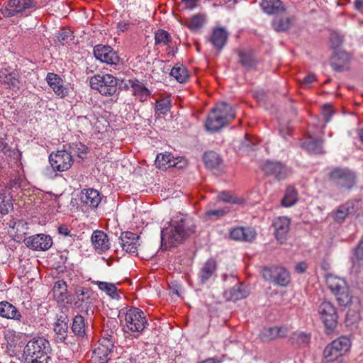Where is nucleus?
<instances>
[{"mask_svg": "<svg viewBox=\"0 0 363 363\" xmlns=\"http://www.w3.org/2000/svg\"><path fill=\"white\" fill-rule=\"evenodd\" d=\"M195 231L192 220L184 214L174 216L161 231V243L165 249L176 247Z\"/></svg>", "mask_w": 363, "mask_h": 363, "instance_id": "obj_1", "label": "nucleus"}, {"mask_svg": "<svg viewBox=\"0 0 363 363\" xmlns=\"http://www.w3.org/2000/svg\"><path fill=\"white\" fill-rule=\"evenodd\" d=\"M49 342L43 337H34L28 342L23 350L27 363H47Z\"/></svg>", "mask_w": 363, "mask_h": 363, "instance_id": "obj_2", "label": "nucleus"}, {"mask_svg": "<svg viewBox=\"0 0 363 363\" xmlns=\"http://www.w3.org/2000/svg\"><path fill=\"white\" fill-rule=\"evenodd\" d=\"M148 326L147 317L138 308L131 307L125 313V325L123 330L134 337L140 335Z\"/></svg>", "mask_w": 363, "mask_h": 363, "instance_id": "obj_3", "label": "nucleus"}, {"mask_svg": "<svg viewBox=\"0 0 363 363\" xmlns=\"http://www.w3.org/2000/svg\"><path fill=\"white\" fill-rule=\"evenodd\" d=\"M115 338L113 335L101 337L96 345L91 357L94 363H106L114 357Z\"/></svg>", "mask_w": 363, "mask_h": 363, "instance_id": "obj_4", "label": "nucleus"}, {"mask_svg": "<svg viewBox=\"0 0 363 363\" xmlns=\"http://www.w3.org/2000/svg\"><path fill=\"white\" fill-rule=\"evenodd\" d=\"M117 79L111 74H96L90 78L91 89L103 96H112L117 91Z\"/></svg>", "mask_w": 363, "mask_h": 363, "instance_id": "obj_5", "label": "nucleus"}, {"mask_svg": "<svg viewBox=\"0 0 363 363\" xmlns=\"http://www.w3.org/2000/svg\"><path fill=\"white\" fill-rule=\"evenodd\" d=\"M334 295L340 306H347L350 305V308L347 313V318H351L353 322L359 321L361 318V303L358 298L352 301V296L350 293L348 286L346 287L345 290H341Z\"/></svg>", "mask_w": 363, "mask_h": 363, "instance_id": "obj_6", "label": "nucleus"}, {"mask_svg": "<svg viewBox=\"0 0 363 363\" xmlns=\"http://www.w3.org/2000/svg\"><path fill=\"white\" fill-rule=\"evenodd\" d=\"M262 277L266 281L274 282L281 286H287L291 281L289 272L285 268L279 266L264 267Z\"/></svg>", "mask_w": 363, "mask_h": 363, "instance_id": "obj_7", "label": "nucleus"}, {"mask_svg": "<svg viewBox=\"0 0 363 363\" xmlns=\"http://www.w3.org/2000/svg\"><path fill=\"white\" fill-rule=\"evenodd\" d=\"M318 312L326 329L333 330L337 325L338 318L334 305L330 301H324L319 305Z\"/></svg>", "mask_w": 363, "mask_h": 363, "instance_id": "obj_8", "label": "nucleus"}, {"mask_svg": "<svg viewBox=\"0 0 363 363\" xmlns=\"http://www.w3.org/2000/svg\"><path fill=\"white\" fill-rule=\"evenodd\" d=\"M49 161L55 171L64 172L68 170L73 164V156L66 150L52 152Z\"/></svg>", "mask_w": 363, "mask_h": 363, "instance_id": "obj_9", "label": "nucleus"}, {"mask_svg": "<svg viewBox=\"0 0 363 363\" xmlns=\"http://www.w3.org/2000/svg\"><path fill=\"white\" fill-rule=\"evenodd\" d=\"M330 178L339 186L351 189L356 184L355 174L348 169H335L330 173Z\"/></svg>", "mask_w": 363, "mask_h": 363, "instance_id": "obj_10", "label": "nucleus"}, {"mask_svg": "<svg viewBox=\"0 0 363 363\" xmlns=\"http://www.w3.org/2000/svg\"><path fill=\"white\" fill-rule=\"evenodd\" d=\"M94 55L97 60L111 65H116L120 61L117 52L108 45H96L94 48Z\"/></svg>", "mask_w": 363, "mask_h": 363, "instance_id": "obj_11", "label": "nucleus"}, {"mask_svg": "<svg viewBox=\"0 0 363 363\" xmlns=\"http://www.w3.org/2000/svg\"><path fill=\"white\" fill-rule=\"evenodd\" d=\"M263 171L278 180L286 179L291 173L290 169L284 164L276 161H266L262 166Z\"/></svg>", "mask_w": 363, "mask_h": 363, "instance_id": "obj_12", "label": "nucleus"}, {"mask_svg": "<svg viewBox=\"0 0 363 363\" xmlns=\"http://www.w3.org/2000/svg\"><path fill=\"white\" fill-rule=\"evenodd\" d=\"M9 8L1 9V13L5 17H11L18 13H23L33 6L32 0H9Z\"/></svg>", "mask_w": 363, "mask_h": 363, "instance_id": "obj_13", "label": "nucleus"}, {"mask_svg": "<svg viewBox=\"0 0 363 363\" xmlns=\"http://www.w3.org/2000/svg\"><path fill=\"white\" fill-rule=\"evenodd\" d=\"M291 225V220L286 216H279L273 221L274 235L277 240L283 243L288 236Z\"/></svg>", "mask_w": 363, "mask_h": 363, "instance_id": "obj_14", "label": "nucleus"}, {"mask_svg": "<svg viewBox=\"0 0 363 363\" xmlns=\"http://www.w3.org/2000/svg\"><path fill=\"white\" fill-rule=\"evenodd\" d=\"M45 79L57 96L62 99L68 96L69 89L64 84V81L58 74L49 72L47 74Z\"/></svg>", "mask_w": 363, "mask_h": 363, "instance_id": "obj_15", "label": "nucleus"}, {"mask_svg": "<svg viewBox=\"0 0 363 363\" xmlns=\"http://www.w3.org/2000/svg\"><path fill=\"white\" fill-rule=\"evenodd\" d=\"M140 236L131 232L122 233L120 237L121 245L125 252L130 254H135L138 251Z\"/></svg>", "mask_w": 363, "mask_h": 363, "instance_id": "obj_16", "label": "nucleus"}, {"mask_svg": "<svg viewBox=\"0 0 363 363\" xmlns=\"http://www.w3.org/2000/svg\"><path fill=\"white\" fill-rule=\"evenodd\" d=\"M155 164L160 169H167L169 167L182 168L186 164V161L179 158H174L171 153L158 154L155 159Z\"/></svg>", "mask_w": 363, "mask_h": 363, "instance_id": "obj_17", "label": "nucleus"}, {"mask_svg": "<svg viewBox=\"0 0 363 363\" xmlns=\"http://www.w3.org/2000/svg\"><path fill=\"white\" fill-rule=\"evenodd\" d=\"M26 245L34 250L45 251L50 248L52 245V240L50 235L38 234L29 237L26 240Z\"/></svg>", "mask_w": 363, "mask_h": 363, "instance_id": "obj_18", "label": "nucleus"}, {"mask_svg": "<svg viewBox=\"0 0 363 363\" xmlns=\"http://www.w3.org/2000/svg\"><path fill=\"white\" fill-rule=\"evenodd\" d=\"M0 83L15 91L20 89L21 84L18 74L9 68L0 69Z\"/></svg>", "mask_w": 363, "mask_h": 363, "instance_id": "obj_19", "label": "nucleus"}, {"mask_svg": "<svg viewBox=\"0 0 363 363\" xmlns=\"http://www.w3.org/2000/svg\"><path fill=\"white\" fill-rule=\"evenodd\" d=\"M229 237L235 241L252 242L256 237V232L252 228L236 227L230 230Z\"/></svg>", "mask_w": 363, "mask_h": 363, "instance_id": "obj_20", "label": "nucleus"}, {"mask_svg": "<svg viewBox=\"0 0 363 363\" xmlns=\"http://www.w3.org/2000/svg\"><path fill=\"white\" fill-rule=\"evenodd\" d=\"M92 245L95 250L101 254L110 248L111 243L108 235L101 230H95L91 237Z\"/></svg>", "mask_w": 363, "mask_h": 363, "instance_id": "obj_21", "label": "nucleus"}, {"mask_svg": "<svg viewBox=\"0 0 363 363\" xmlns=\"http://www.w3.org/2000/svg\"><path fill=\"white\" fill-rule=\"evenodd\" d=\"M126 86L132 89V92L140 101H145L150 95V91L144 85V84L138 79H129Z\"/></svg>", "mask_w": 363, "mask_h": 363, "instance_id": "obj_22", "label": "nucleus"}, {"mask_svg": "<svg viewBox=\"0 0 363 363\" xmlns=\"http://www.w3.org/2000/svg\"><path fill=\"white\" fill-rule=\"evenodd\" d=\"M83 204L92 208H96L101 201L100 193L94 189H84L81 193Z\"/></svg>", "mask_w": 363, "mask_h": 363, "instance_id": "obj_23", "label": "nucleus"}, {"mask_svg": "<svg viewBox=\"0 0 363 363\" xmlns=\"http://www.w3.org/2000/svg\"><path fill=\"white\" fill-rule=\"evenodd\" d=\"M228 122L225 117L219 116L212 109L206 121V128L208 131L216 132L224 127Z\"/></svg>", "mask_w": 363, "mask_h": 363, "instance_id": "obj_24", "label": "nucleus"}, {"mask_svg": "<svg viewBox=\"0 0 363 363\" xmlns=\"http://www.w3.org/2000/svg\"><path fill=\"white\" fill-rule=\"evenodd\" d=\"M67 323V318L63 316H60L55 323L53 330L55 333V340L57 342H63L66 340L68 332Z\"/></svg>", "mask_w": 363, "mask_h": 363, "instance_id": "obj_25", "label": "nucleus"}, {"mask_svg": "<svg viewBox=\"0 0 363 363\" xmlns=\"http://www.w3.org/2000/svg\"><path fill=\"white\" fill-rule=\"evenodd\" d=\"M0 316L6 319L20 320L21 313L13 304L4 301L0 302Z\"/></svg>", "mask_w": 363, "mask_h": 363, "instance_id": "obj_26", "label": "nucleus"}, {"mask_svg": "<svg viewBox=\"0 0 363 363\" xmlns=\"http://www.w3.org/2000/svg\"><path fill=\"white\" fill-rule=\"evenodd\" d=\"M260 6L268 15H277L285 11V7L280 0H262Z\"/></svg>", "mask_w": 363, "mask_h": 363, "instance_id": "obj_27", "label": "nucleus"}, {"mask_svg": "<svg viewBox=\"0 0 363 363\" xmlns=\"http://www.w3.org/2000/svg\"><path fill=\"white\" fill-rule=\"evenodd\" d=\"M287 335V329L285 327H269L264 328L259 337L263 341L274 340L277 337H285Z\"/></svg>", "mask_w": 363, "mask_h": 363, "instance_id": "obj_28", "label": "nucleus"}, {"mask_svg": "<svg viewBox=\"0 0 363 363\" xmlns=\"http://www.w3.org/2000/svg\"><path fill=\"white\" fill-rule=\"evenodd\" d=\"M228 37V33L224 28H216L213 30L210 41L220 51L225 46Z\"/></svg>", "mask_w": 363, "mask_h": 363, "instance_id": "obj_29", "label": "nucleus"}, {"mask_svg": "<svg viewBox=\"0 0 363 363\" xmlns=\"http://www.w3.org/2000/svg\"><path fill=\"white\" fill-rule=\"evenodd\" d=\"M349 55L344 50L341 49L334 50L330 60V64L335 69L342 70L345 65L349 61Z\"/></svg>", "mask_w": 363, "mask_h": 363, "instance_id": "obj_30", "label": "nucleus"}, {"mask_svg": "<svg viewBox=\"0 0 363 363\" xmlns=\"http://www.w3.org/2000/svg\"><path fill=\"white\" fill-rule=\"evenodd\" d=\"M354 201H347L339 206L333 214V218L335 221L342 223L346 217L354 212Z\"/></svg>", "mask_w": 363, "mask_h": 363, "instance_id": "obj_31", "label": "nucleus"}, {"mask_svg": "<svg viewBox=\"0 0 363 363\" xmlns=\"http://www.w3.org/2000/svg\"><path fill=\"white\" fill-rule=\"evenodd\" d=\"M216 262L213 259H208L201 268L199 277L202 283L207 281L213 275L216 270Z\"/></svg>", "mask_w": 363, "mask_h": 363, "instance_id": "obj_32", "label": "nucleus"}, {"mask_svg": "<svg viewBox=\"0 0 363 363\" xmlns=\"http://www.w3.org/2000/svg\"><path fill=\"white\" fill-rule=\"evenodd\" d=\"M363 267V238L359 242L358 245L354 250V257L352 258V272L358 274Z\"/></svg>", "mask_w": 363, "mask_h": 363, "instance_id": "obj_33", "label": "nucleus"}, {"mask_svg": "<svg viewBox=\"0 0 363 363\" xmlns=\"http://www.w3.org/2000/svg\"><path fill=\"white\" fill-rule=\"evenodd\" d=\"M326 283L333 294L341 290H345L347 286L346 281L336 276L329 275L326 277Z\"/></svg>", "mask_w": 363, "mask_h": 363, "instance_id": "obj_34", "label": "nucleus"}, {"mask_svg": "<svg viewBox=\"0 0 363 363\" xmlns=\"http://www.w3.org/2000/svg\"><path fill=\"white\" fill-rule=\"evenodd\" d=\"M248 292L244 289L243 286L237 284L230 290L225 292V296L228 301H236L247 296Z\"/></svg>", "mask_w": 363, "mask_h": 363, "instance_id": "obj_35", "label": "nucleus"}, {"mask_svg": "<svg viewBox=\"0 0 363 363\" xmlns=\"http://www.w3.org/2000/svg\"><path fill=\"white\" fill-rule=\"evenodd\" d=\"M213 110L216 111L219 116L225 117V121L228 123L235 116V111L234 108L230 105L225 102L218 103Z\"/></svg>", "mask_w": 363, "mask_h": 363, "instance_id": "obj_36", "label": "nucleus"}, {"mask_svg": "<svg viewBox=\"0 0 363 363\" xmlns=\"http://www.w3.org/2000/svg\"><path fill=\"white\" fill-rule=\"evenodd\" d=\"M206 18L204 14H196L185 21L184 25L191 31H198L206 23Z\"/></svg>", "mask_w": 363, "mask_h": 363, "instance_id": "obj_37", "label": "nucleus"}, {"mask_svg": "<svg viewBox=\"0 0 363 363\" xmlns=\"http://www.w3.org/2000/svg\"><path fill=\"white\" fill-rule=\"evenodd\" d=\"M94 283L98 286L101 291L106 293V294L111 298L116 300L120 299L117 287L114 284L101 281H96Z\"/></svg>", "mask_w": 363, "mask_h": 363, "instance_id": "obj_38", "label": "nucleus"}, {"mask_svg": "<svg viewBox=\"0 0 363 363\" xmlns=\"http://www.w3.org/2000/svg\"><path fill=\"white\" fill-rule=\"evenodd\" d=\"M52 294L57 302H64L67 298V286L66 282L63 280L56 281L52 288Z\"/></svg>", "mask_w": 363, "mask_h": 363, "instance_id": "obj_39", "label": "nucleus"}, {"mask_svg": "<svg viewBox=\"0 0 363 363\" xmlns=\"http://www.w3.org/2000/svg\"><path fill=\"white\" fill-rule=\"evenodd\" d=\"M298 201V192L293 186H289L285 192L284 198L281 199V205L289 208L296 203Z\"/></svg>", "mask_w": 363, "mask_h": 363, "instance_id": "obj_40", "label": "nucleus"}, {"mask_svg": "<svg viewBox=\"0 0 363 363\" xmlns=\"http://www.w3.org/2000/svg\"><path fill=\"white\" fill-rule=\"evenodd\" d=\"M330 344L341 356L345 354L350 350L351 346L350 339L343 336L333 340Z\"/></svg>", "mask_w": 363, "mask_h": 363, "instance_id": "obj_41", "label": "nucleus"}, {"mask_svg": "<svg viewBox=\"0 0 363 363\" xmlns=\"http://www.w3.org/2000/svg\"><path fill=\"white\" fill-rule=\"evenodd\" d=\"M303 146L312 154H323V141L320 139L310 138L308 140L303 143Z\"/></svg>", "mask_w": 363, "mask_h": 363, "instance_id": "obj_42", "label": "nucleus"}, {"mask_svg": "<svg viewBox=\"0 0 363 363\" xmlns=\"http://www.w3.org/2000/svg\"><path fill=\"white\" fill-rule=\"evenodd\" d=\"M170 75L175 78L179 83H184L189 78V72L182 65L177 64L170 72Z\"/></svg>", "mask_w": 363, "mask_h": 363, "instance_id": "obj_43", "label": "nucleus"}, {"mask_svg": "<svg viewBox=\"0 0 363 363\" xmlns=\"http://www.w3.org/2000/svg\"><path fill=\"white\" fill-rule=\"evenodd\" d=\"M203 161L209 169L218 167L222 162L219 155L213 151L206 152L203 155Z\"/></svg>", "mask_w": 363, "mask_h": 363, "instance_id": "obj_44", "label": "nucleus"}, {"mask_svg": "<svg viewBox=\"0 0 363 363\" xmlns=\"http://www.w3.org/2000/svg\"><path fill=\"white\" fill-rule=\"evenodd\" d=\"M85 322L84 318L81 315H76L72 322V330L78 336L83 337L85 335Z\"/></svg>", "mask_w": 363, "mask_h": 363, "instance_id": "obj_45", "label": "nucleus"}, {"mask_svg": "<svg viewBox=\"0 0 363 363\" xmlns=\"http://www.w3.org/2000/svg\"><path fill=\"white\" fill-rule=\"evenodd\" d=\"M291 24V19L289 17H276L272 21V27L278 32L286 30Z\"/></svg>", "mask_w": 363, "mask_h": 363, "instance_id": "obj_46", "label": "nucleus"}, {"mask_svg": "<svg viewBox=\"0 0 363 363\" xmlns=\"http://www.w3.org/2000/svg\"><path fill=\"white\" fill-rule=\"evenodd\" d=\"M218 201H223L225 203L233 204H242L245 200L242 198L237 197L228 191H222L218 195Z\"/></svg>", "mask_w": 363, "mask_h": 363, "instance_id": "obj_47", "label": "nucleus"}, {"mask_svg": "<svg viewBox=\"0 0 363 363\" xmlns=\"http://www.w3.org/2000/svg\"><path fill=\"white\" fill-rule=\"evenodd\" d=\"M155 45L159 46H166L172 40L171 35L164 30H158L155 33Z\"/></svg>", "mask_w": 363, "mask_h": 363, "instance_id": "obj_48", "label": "nucleus"}, {"mask_svg": "<svg viewBox=\"0 0 363 363\" xmlns=\"http://www.w3.org/2000/svg\"><path fill=\"white\" fill-rule=\"evenodd\" d=\"M87 147L80 142H76L69 145V151L71 155H77L79 158H84L87 153Z\"/></svg>", "mask_w": 363, "mask_h": 363, "instance_id": "obj_49", "label": "nucleus"}, {"mask_svg": "<svg viewBox=\"0 0 363 363\" xmlns=\"http://www.w3.org/2000/svg\"><path fill=\"white\" fill-rule=\"evenodd\" d=\"M172 104L169 99L157 100L155 103V111L158 114L165 115L171 108Z\"/></svg>", "mask_w": 363, "mask_h": 363, "instance_id": "obj_50", "label": "nucleus"}, {"mask_svg": "<svg viewBox=\"0 0 363 363\" xmlns=\"http://www.w3.org/2000/svg\"><path fill=\"white\" fill-rule=\"evenodd\" d=\"M13 209V203L8 199L5 192L0 193V213L6 215L9 211Z\"/></svg>", "mask_w": 363, "mask_h": 363, "instance_id": "obj_51", "label": "nucleus"}, {"mask_svg": "<svg viewBox=\"0 0 363 363\" xmlns=\"http://www.w3.org/2000/svg\"><path fill=\"white\" fill-rule=\"evenodd\" d=\"M230 211V208L224 206L218 209H210L206 211L205 215L210 219H218L225 216Z\"/></svg>", "mask_w": 363, "mask_h": 363, "instance_id": "obj_52", "label": "nucleus"}, {"mask_svg": "<svg viewBox=\"0 0 363 363\" xmlns=\"http://www.w3.org/2000/svg\"><path fill=\"white\" fill-rule=\"evenodd\" d=\"M323 355L325 359L328 362L334 361L341 356L340 353L335 351L331 344L326 346L323 351Z\"/></svg>", "mask_w": 363, "mask_h": 363, "instance_id": "obj_53", "label": "nucleus"}, {"mask_svg": "<svg viewBox=\"0 0 363 363\" xmlns=\"http://www.w3.org/2000/svg\"><path fill=\"white\" fill-rule=\"evenodd\" d=\"M240 62L246 68L254 65V60L250 54L245 52H239Z\"/></svg>", "mask_w": 363, "mask_h": 363, "instance_id": "obj_54", "label": "nucleus"}, {"mask_svg": "<svg viewBox=\"0 0 363 363\" xmlns=\"http://www.w3.org/2000/svg\"><path fill=\"white\" fill-rule=\"evenodd\" d=\"M330 41H331V47L334 50H340V47L342 43L343 39L342 37L337 33H333L330 36Z\"/></svg>", "mask_w": 363, "mask_h": 363, "instance_id": "obj_55", "label": "nucleus"}, {"mask_svg": "<svg viewBox=\"0 0 363 363\" xmlns=\"http://www.w3.org/2000/svg\"><path fill=\"white\" fill-rule=\"evenodd\" d=\"M334 113L333 107L330 104H325L323 106V114L325 117V121L328 123L330 121V118Z\"/></svg>", "mask_w": 363, "mask_h": 363, "instance_id": "obj_56", "label": "nucleus"}, {"mask_svg": "<svg viewBox=\"0 0 363 363\" xmlns=\"http://www.w3.org/2000/svg\"><path fill=\"white\" fill-rule=\"evenodd\" d=\"M316 80V77L313 74H310L306 76L302 82L301 86L303 87H308L313 82Z\"/></svg>", "mask_w": 363, "mask_h": 363, "instance_id": "obj_57", "label": "nucleus"}, {"mask_svg": "<svg viewBox=\"0 0 363 363\" xmlns=\"http://www.w3.org/2000/svg\"><path fill=\"white\" fill-rule=\"evenodd\" d=\"M296 341L300 345H305L308 343L310 340V336L304 333H299L296 335Z\"/></svg>", "mask_w": 363, "mask_h": 363, "instance_id": "obj_58", "label": "nucleus"}, {"mask_svg": "<svg viewBox=\"0 0 363 363\" xmlns=\"http://www.w3.org/2000/svg\"><path fill=\"white\" fill-rule=\"evenodd\" d=\"M185 6L189 9H194L197 7L199 0H182Z\"/></svg>", "mask_w": 363, "mask_h": 363, "instance_id": "obj_59", "label": "nucleus"}, {"mask_svg": "<svg viewBox=\"0 0 363 363\" xmlns=\"http://www.w3.org/2000/svg\"><path fill=\"white\" fill-rule=\"evenodd\" d=\"M307 268L308 265L304 262H299L295 266V270L298 273H303L307 269Z\"/></svg>", "mask_w": 363, "mask_h": 363, "instance_id": "obj_60", "label": "nucleus"}, {"mask_svg": "<svg viewBox=\"0 0 363 363\" xmlns=\"http://www.w3.org/2000/svg\"><path fill=\"white\" fill-rule=\"evenodd\" d=\"M117 28L119 31L124 32L128 29L129 23H128V21H120L118 23Z\"/></svg>", "mask_w": 363, "mask_h": 363, "instance_id": "obj_61", "label": "nucleus"}, {"mask_svg": "<svg viewBox=\"0 0 363 363\" xmlns=\"http://www.w3.org/2000/svg\"><path fill=\"white\" fill-rule=\"evenodd\" d=\"M58 233L60 234V235H63L65 236H68L69 235V230L68 229V228L65 225H60L59 226L58 228Z\"/></svg>", "mask_w": 363, "mask_h": 363, "instance_id": "obj_62", "label": "nucleus"}, {"mask_svg": "<svg viewBox=\"0 0 363 363\" xmlns=\"http://www.w3.org/2000/svg\"><path fill=\"white\" fill-rule=\"evenodd\" d=\"M8 144L4 139H0V152L6 153L7 151Z\"/></svg>", "mask_w": 363, "mask_h": 363, "instance_id": "obj_63", "label": "nucleus"}, {"mask_svg": "<svg viewBox=\"0 0 363 363\" xmlns=\"http://www.w3.org/2000/svg\"><path fill=\"white\" fill-rule=\"evenodd\" d=\"M354 8L355 9L360 11L363 8V1L362 0H355L354 1Z\"/></svg>", "mask_w": 363, "mask_h": 363, "instance_id": "obj_64", "label": "nucleus"}]
</instances>
